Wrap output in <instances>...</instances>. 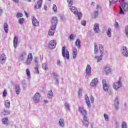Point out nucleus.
Here are the masks:
<instances>
[{
	"label": "nucleus",
	"instance_id": "ddd939ff",
	"mask_svg": "<svg viewBox=\"0 0 128 128\" xmlns=\"http://www.w3.org/2000/svg\"><path fill=\"white\" fill-rule=\"evenodd\" d=\"M98 84V78H94L91 82L90 86H96Z\"/></svg>",
	"mask_w": 128,
	"mask_h": 128
},
{
	"label": "nucleus",
	"instance_id": "4468645a",
	"mask_svg": "<svg viewBox=\"0 0 128 128\" xmlns=\"http://www.w3.org/2000/svg\"><path fill=\"white\" fill-rule=\"evenodd\" d=\"M32 24L34 26H38L40 24V22L34 16L32 17Z\"/></svg>",
	"mask_w": 128,
	"mask_h": 128
},
{
	"label": "nucleus",
	"instance_id": "6e6d98bb",
	"mask_svg": "<svg viewBox=\"0 0 128 128\" xmlns=\"http://www.w3.org/2000/svg\"><path fill=\"white\" fill-rule=\"evenodd\" d=\"M98 45L96 44H94V54H96L98 52Z\"/></svg>",
	"mask_w": 128,
	"mask_h": 128
},
{
	"label": "nucleus",
	"instance_id": "69168bd1",
	"mask_svg": "<svg viewBox=\"0 0 128 128\" xmlns=\"http://www.w3.org/2000/svg\"><path fill=\"white\" fill-rule=\"evenodd\" d=\"M98 8L100 9V10H102V7L100 5H97V7L96 8V10H98Z\"/></svg>",
	"mask_w": 128,
	"mask_h": 128
},
{
	"label": "nucleus",
	"instance_id": "09e8293b",
	"mask_svg": "<svg viewBox=\"0 0 128 128\" xmlns=\"http://www.w3.org/2000/svg\"><path fill=\"white\" fill-rule=\"evenodd\" d=\"M82 89L80 88L78 91V96H82Z\"/></svg>",
	"mask_w": 128,
	"mask_h": 128
},
{
	"label": "nucleus",
	"instance_id": "052dcab7",
	"mask_svg": "<svg viewBox=\"0 0 128 128\" xmlns=\"http://www.w3.org/2000/svg\"><path fill=\"white\" fill-rule=\"evenodd\" d=\"M74 34H70L69 37L70 40H74Z\"/></svg>",
	"mask_w": 128,
	"mask_h": 128
},
{
	"label": "nucleus",
	"instance_id": "72a5a7b5",
	"mask_svg": "<svg viewBox=\"0 0 128 128\" xmlns=\"http://www.w3.org/2000/svg\"><path fill=\"white\" fill-rule=\"evenodd\" d=\"M35 66H38V57H36L34 60Z\"/></svg>",
	"mask_w": 128,
	"mask_h": 128
},
{
	"label": "nucleus",
	"instance_id": "ea45409f",
	"mask_svg": "<svg viewBox=\"0 0 128 128\" xmlns=\"http://www.w3.org/2000/svg\"><path fill=\"white\" fill-rule=\"evenodd\" d=\"M67 2H68V6H70L73 4L74 0H67Z\"/></svg>",
	"mask_w": 128,
	"mask_h": 128
},
{
	"label": "nucleus",
	"instance_id": "a211bd4d",
	"mask_svg": "<svg viewBox=\"0 0 128 128\" xmlns=\"http://www.w3.org/2000/svg\"><path fill=\"white\" fill-rule=\"evenodd\" d=\"M53 74L54 76V80L56 82L55 84L56 86H58V84H60V81L58 80V75L56 74V73H53Z\"/></svg>",
	"mask_w": 128,
	"mask_h": 128
},
{
	"label": "nucleus",
	"instance_id": "f03ea898",
	"mask_svg": "<svg viewBox=\"0 0 128 128\" xmlns=\"http://www.w3.org/2000/svg\"><path fill=\"white\" fill-rule=\"evenodd\" d=\"M62 56L64 58L70 60V52L68 50H66V46L62 48Z\"/></svg>",
	"mask_w": 128,
	"mask_h": 128
},
{
	"label": "nucleus",
	"instance_id": "2eb2a0df",
	"mask_svg": "<svg viewBox=\"0 0 128 128\" xmlns=\"http://www.w3.org/2000/svg\"><path fill=\"white\" fill-rule=\"evenodd\" d=\"M94 30L95 34H98L100 32V26L98 24L96 23L94 24Z\"/></svg>",
	"mask_w": 128,
	"mask_h": 128
},
{
	"label": "nucleus",
	"instance_id": "412c9836",
	"mask_svg": "<svg viewBox=\"0 0 128 128\" xmlns=\"http://www.w3.org/2000/svg\"><path fill=\"white\" fill-rule=\"evenodd\" d=\"M122 8L124 12H128V4L126 2H124L122 4Z\"/></svg>",
	"mask_w": 128,
	"mask_h": 128
},
{
	"label": "nucleus",
	"instance_id": "f8f14e48",
	"mask_svg": "<svg viewBox=\"0 0 128 128\" xmlns=\"http://www.w3.org/2000/svg\"><path fill=\"white\" fill-rule=\"evenodd\" d=\"M52 26L54 28H56V24H58V18L56 17H52L51 20Z\"/></svg>",
	"mask_w": 128,
	"mask_h": 128
},
{
	"label": "nucleus",
	"instance_id": "bf43d9fd",
	"mask_svg": "<svg viewBox=\"0 0 128 128\" xmlns=\"http://www.w3.org/2000/svg\"><path fill=\"white\" fill-rule=\"evenodd\" d=\"M52 10H54V12H56L58 10L56 8V4L53 5Z\"/></svg>",
	"mask_w": 128,
	"mask_h": 128
},
{
	"label": "nucleus",
	"instance_id": "5701e85b",
	"mask_svg": "<svg viewBox=\"0 0 128 128\" xmlns=\"http://www.w3.org/2000/svg\"><path fill=\"white\" fill-rule=\"evenodd\" d=\"M86 104L88 105V108H90L91 105H90V98H88V95H86Z\"/></svg>",
	"mask_w": 128,
	"mask_h": 128
},
{
	"label": "nucleus",
	"instance_id": "3c124183",
	"mask_svg": "<svg viewBox=\"0 0 128 128\" xmlns=\"http://www.w3.org/2000/svg\"><path fill=\"white\" fill-rule=\"evenodd\" d=\"M16 18H22V14L17 13L16 14Z\"/></svg>",
	"mask_w": 128,
	"mask_h": 128
},
{
	"label": "nucleus",
	"instance_id": "603ef678",
	"mask_svg": "<svg viewBox=\"0 0 128 128\" xmlns=\"http://www.w3.org/2000/svg\"><path fill=\"white\" fill-rule=\"evenodd\" d=\"M104 116L106 122H108V115H107L106 114H104Z\"/></svg>",
	"mask_w": 128,
	"mask_h": 128
},
{
	"label": "nucleus",
	"instance_id": "f704fd0d",
	"mask_svg": "<svg viewBox=\"0 0 128 128\" xmlns=\"http://www.w3.org/2000/svg\"><path fill=\"white\" fill-rule=\"evenodd\" d=\"M107 36L109 37L110 38L112 36V29L109 28L108 30V31L106 32Z\"/></svg>",
	"mask_w": 128,
	"mask_h": 128
},
{
	"label": "nucleus",
	"instance_id": "f3484780",
	"mask_svg": "<svg viewBox=\"0 0 128 128\" xmlns=\"http://www.w3.org/2000/svg\"><path fill=\"white\" fill-rule=\"evenodd\" d=\"M78 110L82 116H86L88 114V112H86V110H84V108L80 106L78 108Z\"/></svg>",
	"mask_w": 128,
	"mask_h": 128
},
{
	"label": "nucleus",
	"instance_id": "bb28decb",
	"mask_svg": "<svg viewBox=\"0 0 128 128\" xmlns=\"http://www.w3.org/2000/svg\"><path fill=\"white\" fill-rule=\"evenodd\" d=\"M4 106L6 108H10V102L8 100H5Z\"/></svg>",
	"mask_w": 128,
	"mask_h": 128
},
{
	"label": "nucleus",
	"instance_id": "39448f33",
	"mask_svg": "<svg viewBox=\"0 0 128 128\" xmlns=\"http://www.w3.org/2000/svg\"><path fill=\"white\" fill-rule=\"evenodd\" d=\"M40 93L36 92L32 98L33 101L35 104H38L40 102Z\"/></svg>",
	"mask_w": 128,
	"mask_h": 128
},
{
	"label": "nucleus",
	"instance_id": "0e129e2a",
	"mask_svg": "<svg viewBox=\"0 0 128 128\" xmlns=\"http://www.w3.org/2000/svg\"><path fill=\"white\" fill-rule=\"evenodd\" d=\"M90 100L92 102V103H94V96H92V95L90 96Z\"/></svg>",
	"mask_w": 128,
	"mask_h": 128
},
{
	"label": "nucleus",
	"instance_id": "338daca9",
	"mask_svg": "<svg viewBox=\"0 0 128 128\" xmlns=\"http://www.w3.org/2000/svg\"><path fill=\"white\" fill-rule=\"evenodd\" d=\"M57 64L58 66H60V60L57 61Z\"/></svg>",
	"mask_w": 128,
	"mask_h": 128
},
{
	"label": "nucleus",
	"instance_id": "774afa93",
	"mask_svg": "<svg viewBox=\"0 0 128 128\" xmlns=\"http://www.w3.org/2000/svg\"><path fill=\"white\" fill-rule=\"evenodd\" d=\"M14 2H16V4H18V2L19 0H12Z\"/></svg>",
	"mask_w": 128,
	"mask_h": 128
},
{
	"label": "nucleus",
	"instance_id": "c9c22d12",
	"mask_svg": "<svg viewBox=\"0 0 128 128\" xmlns=\"http://www.w3.org/2000/svg\"><path fill=\"white\" fill-rule=\"evenodd\" d=\"M101 54H104V46L102 44H100L99 46Z\"/></svg>",
	"mask_w": 128,
	"mask_h": 128
},
{
	"label": "nucleus",
	"instance_id": "de8ad7c7",
	"mask_svg": "<svg viewBox=\"0 0 128 128\" xmlns=\"http://www.w3.org/2000/svg\"><path fill=\"white\" fill-rule=\"evenodd\" d=\"M120 0H115V1H114V0L112 1H110V6H112V4H116V2H120Z\"/></svg>",
	"mask_w": 128,
	"mask_h": 128
},
{
	"label": "nucleus",
	"instance_id": "dca6fc26",
	"mask_svg": "<svg viewBox=\"0 0 128 128\" xmlns=\"http://www.w3.org/2000/svg\"><path fill=\"white\" fill-rule=\"evenodd\" d=\"M6 60V56L4 54H2L0 56V62L1 64H4Z\"/></svg>",
	"mask_w": 128,
	"mask_h": 128
},
{
	"label": "nucleus",
	"instance_id": "c756f323",
	"mask_svg": "<svg viewBox=\"0 0 128 128\" xmlns=\"http://www.w3.org/2000/svg\"><path fill=\"white\" fill-rule=\"evenodd\" d=\"M4 30L6 34L8 32V24L6 22L4 24Z\"/></svg>",
	"mask_w": 128,
	"mask_h": 128
},
{
	"label": "nucleus",
	"instance_id": "4be33fe9",
	"mask_svg": "<svg viewBox=\"0 0 128 128\" xmlns=\"http://www.w3.org/2000/svg\"><path fill=\"white\" fill-rule=\"evenodd\" d=\"M18 36H15L14 38V48H16V46H18Z\"/></svg>",
	"mask_w": 128,
	"mask_h": 128
},
{
	"label": "nucleus",
	"instance_id": "b1692460",
	"mask_svg": "<svg viewBox=\"0 0 128 128\" xmlns=\"http://www.w3.org/2000/svg\"><path fill=\"white\" fill-rule=\"evenodd\" d=\"M42 0L38 1L35 5V8H42Z\"/></svg>",
	"mask_w": 128,
	"mask_h": 128
},
{
	"label": "nucleus",
	"instance_id": "f257e3e1",
	"mask_svg": "<svg viewBox=\"0 0 128 128\" xmlns=\"http://www.w3.org/2000/svg\"><path fill=\"white\" fill-rule=\"evenodd\" d=\"M70 10L74 12V14H76L78 20H80L82 18V14L80 12H78V9L75 6H70Z\"/></svg>",
	"mask_w": 128,
	"mask_h": 128
},
{
	"label": "nucleus",
	"instance_id": "13d9d810",
	"mask_svg": "<svg viewBox=\"0 0 128 128\" xmlns=\"http://www.w3.org/2000/svg\"><path fill=\"white\" fill-rule=\"evenodd\" d=\"M120 10L119 12V14H124V10H122V7L120 6Z\"/></svg>",
	"mask_w": 128,
	"mask_h": 128
},
{
	"label": "nucleus",
	"instance_id": "58836bf2",
	"mask_svg": "<svg viewBox=\"0 0 128 128\" xmlns=\"http://www.w3.org/2000/svg\"><path fill=\"white\" fill-rule=\"evenodd\" d=\"M26 74H27V76L28 78H30V72L28 69L26 70Z\"/></svg>",
	"mask_w": 128,
	"mask_h": 128
},
{
	"label": "nucleus",
	"instance_id": "6e6552de",
	"mask_svg": "<svg viewBox=\"0 0 128 128\" xmlns=\"http://www.w3.org/2000/svg\"><path fill=\"white\" fill-rule=\"evenodd\" d=\"M86 76H92V67L90 66V65L88 64H87L86 67Z\"/></svg>",
	"mask_w": 128,
	"mask_h": 128
},
{
	"label": "nucleus",
	"instance_id": "423d86ee",
	"mask_svg": "<svg viewBox=\"0 0 128 128\" xmlns=\"http://www.w3.org/2000/svg\"><path fill=\"white\" fill-rule=\"evenodd\" d=\"M114 106L116 110H118V108H120V100H118V96L115 98L114 101Z\"/></svg>",
	"mask_w": 128,
	"mask_h": 128
},
{
	"label": "nucleus",
	"instance_id": "a19ab883",
	"mask_svg": "<svg viewBox=\"0 0 128 128\" xmlns=\"http://www.w3.org/2000/svg\"><path fill=\"white\" fill-rule=\"evenodd\" d=\"M27 60H32V53H29Z\"/></svg>",
	"mask_w": 128,
	"mask_h": 128
},
{
	"label": "nucleus",
	"instance_id": "e2e57ef3",
	"mask_svg": "<svg viewBox=\"0 0 128 128\" xmlns=\"http://www.w3.org/2000/svg\"><path fill=\"white\" fill-rule=\"evenodd\" d=\"M116 24H115V28H118V26H119V24L118 22H116Z\"/></svg>",
	"mask_w": 128,
	"mask_h": 128
},
{
	"label": "nucleus",
	"instance_id": "680f3d73",
	"mask_svg": "<svg viewBox=\"0 0 128 128\" xmlns=\"http://www.w3.org/2000/svg\"><path fill=\"white\" fill-rule=\"evenodd\" d=\"M81 24H82V26H86V20H82L81 22Z\"/></svg>",
	"mask_w": 128,
	"mask_h": 128
},
{
	"label": "nucleus",
	"instance_id": "2f4dec72",
	"mask_svg": "<svg viewBox=\"0 0 128 128\" xmlns=\"http://www.w3.org/2000/svg\"><path fill=\"white\" fill-rule=\"evenodd\" d=\"M54 96L53 94H52V90H50L48 92V98H52V96Z\"/></svg>",
	"mask_w": 128,
	"mask_h": 128
},
{
	"label": "nucleus",
	"instance_id": "c03bdc74",
	"mask_svg": "<svg viewBox=\"0 0 128 128\" xmlns=\"http://www.w3.org/2000/svg\"><path fill=\"white\" fill-rule=\"evenodd\" d=\"M124 32H125V34L126 35V36L128 38V26H126Z\"/></svg>",
	"mask_w": 128,
	"mask_h": 128
},
{
	"label": "nucleus",
	"instance_id": "a878e982",
	"mask_svg": "<svg viewBox=\"0 0 128 128\" xmlns=\"http://www.w3.org/2000/svg\"><path fill=\"white\" fill-rule=\"evenodd\" d=\"M104 72L106 74H108L112 72V69L110 67H105L104 68Z\"/></svg>",
	"mask_w": 128,
	"mask_h": 128
},
{
	"label": "nucleus",
	"instance_id": "7ed1b4c3",
	"mask_svg": "<svg viewBox=\"0 0 128 128\" xmlns=\"http://www.w3.org/2000/svg\"><path fill=\"white\" fill-rule=\"evenodd\" d=\"M122 80H120V78L119 79V80L116 82H114L113 84L114 88V90H118L120 88H122Z\"/></svg>",
	"mask_w": 128,
	"mask_h": 128
},
{
	"label": "nucleus",
	"instance_id": "c85d7f7f",
	"mask_svg": "<svg viewBox=\"0 0 128 128\" xmlns=\"http://www.w3.org/2000/svg\"><path fill=\"white\" fill-rule=\"evenodd\" d=\"M102 56H104V55H102V54H101L100 56H95V58H96V60L97 62H100V60H102Z\"/></svg>",
	"mask_w": 128,
	"mask_h": 128
},
{
	"label": "nucleus",
	"instance_id": "393cba45",
	"mask_svg": "<svg viewBox=\"0 0 128 128\" xmlns=\"http://www.w3.org/2000/svg\"><path fill=\"white\" fill-rule=\"evenodd\" d=\"M75 46H77L78 48H80V39L78 38L76 39V42H75Z\"/></svg>",
	"mask_w": 128,
	"mask_h": 128
},
{
	"label": "nucleus",
	"instance_id": "79ce46f5",
	"mask_svg": "<svg viewBox=\"0 0 128 128\" xmlns=\"http://www.w3.org/2000/svg\"><path fill=\"white\" fill-rule=\"evenodd\" d=\"M10 112L8 110H4L3 114L4 116H8V114H10Z\"/></svg>",
	"mask_w": 128,
	"mask_h": 128
},
{
	"label": "nucleus",
	"instance_id": "1a4fd4ad",
	"mask_svg": "<svg viewBox=\"0 0 128 128\" xmlns=\"http://www.w3.org/2000/svg\"><path fill=\"white\" fill-rule=\"evenodd\" d=\"M26 51L22 52L19 57V60L20 62H22V60H26Z\"/></svg>",
	"mask_w": 128,
	"mask_h": 128
},
{
	"label": "nucleus",
	"instance_id": "473e14b6",
	"mask_svg": "<svg viewBox=\"0 0 128 128\" xmlns=\"http://www.w3.org/2000/svg\"><path fill=\"white\" fill-rule=\"evenodd\" d=\"M64 106L66 108L67 110H68L69 112L70 110V106L68 103L66 102L64 104Z\"/></svg>",
	"mask_w": 128,
	"mask_h": 128
},
{
	"label": "nucleus",
	"instance_id": "864d4df0",
	"mask_svg": "<svg viewBox=\"0 0 128 128\" xmlns=\"http://www.w3.org/2000/svg\"><path fill=\"white\" fill-rule=\"evenodd\" d=\"M32 60H30L28 59H27L26 62V64L28 66H30L32 64Z\"/></svg>",
	"mask_w": 128,
	"mask_h": 128
},
{
	"label": "nucleus",
	"instance_id": "9d476101",
	"mask_svg": "<svg viewBox=\"0 0 128 128\" xmlns=\"http://www.w3.org/2000/svg\"><path fill=\"white\" fill-rule=\"evenodd\" d=\"M83 120L82 121V122L85 126L88 128V116H86V115H83Z\"/></svg>",
	"mask_w": 128,
	"mask_h": 128
},
{
	"label": "nucleus",
	"instance_id": "0eeeda50",
	"mask_svg": "<svg viewBox=\"0 0 128 128\" xmlns=\"http://www.w3.org/2000/svg\"><path fill=\"white\" fill-rule=\"evenodd\" d=\"M103 88L104 92H108L110 88V84H106V81L104 80H102Z\"/></svg>",
	"mask_w": 128,
	"mask_h": 128
},
{
	"label": "nucleus",
	"instance_id": "9b49d317",
	"mask_svg": "<svg viewBox=\"0 0 128 128\" xmlns=\"http://www.w3.org/2000/svg\"><path fill=\"white\" fill-rule=\"evenodd\" d=\"M122 52L124 56H126V58H128V48H126V46H123L122 47Z\"/></svg>",
	"mask_w": 128,
	"mask_h": 128
},
{
	"label": "nucleus",
	"instance_id": "49530a36",
	"mask_svg": "<svg viewBox=\"0 0 128 128\" xmlns=\"http://www.w3.org/2000/svg\"><path fill=\"white\" fill-rule=\"evenodd\" d=\"M24 22V18H20L18 20V22L20 24H22Z\"/></svg>",
	"mask_w": 128,
	"mask_h": 128
},
{
	"label": "nucleus",
	"instance_id": "e433bc0d",
	"mask_svg": "<svg viewBox=\"0 0 128 128\" xmlns=\"http://www.w3.org/2000/svg\"><path fill=\"white\" fill-rule=\"evenodd\" d=\"M8 118H4L2 120V122L4 124H8Z\"/></svg>",
	"mask_w": 128,
	"mask_h": 128
},
{
	"label": "nucleus",
	"instance_id": "a18cd8bd",
	"mask_svg": "<svg viewBox=\"0 0 128 128\" xmlns=\"http://www.w3.org/2000/svg\"><path fill=\"white\" fill-rule=\"evenodd\" d=\"M122 128H128V126H126V123L124 122H122Z\"/></svg>",
	"mask_w": 128,
	"mask_h": 128
},
{
	"label": "nucleus",
	"instance_id": "4d7b16f0",
	"mask_svg": "<svg viewBox=\"0 0 128 128\" xmlns=\"http://www.w3.org/2000/svg\"><path fill=\"white\" fill-rule=\"evenodd\" d=\"M6 94H8V92L6 90H4V92H3V96L4 98H6Z\"/></svg>",
	"mask_w": 128,
	"mask_h": 128
},
{
	"label": "nucleus",
	"instance_id": "4c0bfd02",
	"mask_svg": "<svg viewBox=\"0 0 128 128\" xmlns=\"http://www.w3.org/2000/svg\"><path fill=\"white\" fill-rule=\"evenodd\" d=\"M48 66V65L46 64V63H43L42 64V68H43V70H48V68L46 67Z\"/></svg>",
	"mask_w": 128,
	"mask_h": 128
},
{
	"label": "nucleus",
	"instance_id": "6ab92c4d",
	"mask_svg": "<svg viewBox=\"0 0 128 128\" xmlns=\"http://www.w3.org/2000/svg\"><path fill=\"white\" fill-rule=\"evenodd\" d=\"M56 27H54V26H52L50 29L49 30L48 34L49 36H54V32H56Z\"/></svg>",
	"mask_w": 128,
	"mask_h": 128
},
{
	"label": "nucleus",
	"instance_id": "8fccbe9b",
	"mask_svg": "<svg viewBox=\"0 0 128 128\" xmlns=\"http://www.w3.org/2000/svg\"><path fill=\"white\" fill-rule=\"evenodd\" d=\"M97 16H98V10H97L94 12V18H96Z\"/></svg>",
	"mask_w": 128,
	"mask_h": 128
},
{
	"label": "nucleus",
	"instance_id": "37998d69",
	"mask_svg": "<svg viewBox=\"0 0 128 128\" xmlns=\"http://www.w3.org/2000/svg\"><path fill=\"white\" fill-rule=\"evenodd\" d=\"M34 70L37 74H40V70H38V66L34 67Z\"/></svg>",
	"mask_w": 128,
	"mask_h": 128
},
{
	"label": "nucleus",
	"instance_id": "cd10ccee",
	"mask_svg": "<svg viewBox=\"0 0 128 128\" xmlns=\"http://www.w3.org/2000/svg\"><path fill=\"white\" fill-rule=\"evenodd\" d=\"M15 90L17 94H20V86L19 85L16 84V86Z\"/></svg>",
	"mask_w": 128,
	"mask_h": 128
},
{
	"label": "nucleus",
	"instance_id": "7c9ffc66",
	"mask_svg": "<svg viewBox=\"0 0 128 128\" xmlns=\"http://www.w3.org/2000/svg\"><path fill=\"white\" fill-rule=\"evenodd\" d=\"M59 126H62V128H64V120L62 118H61L59 120Z\"/></svg>",
	"mask_w": 128,
	"mask_h": 128
},
{
	"label": "nucleus",
	"instance_id": "5fc2aeb1",
	"mask_svg": "<svg viewBox=\"0 0 128 128\" xmlns=\"http://www.w3.org/2000/svg\"><path fill=\"white\" fill-rule=\"evenodd\" d=\"M22 85L23 88H26V80H24L23 81H22Z\"/></svg>",
	"mask_w": 128,
	"mask_h": 128
},
{
	"label": "nucleus",
	"instance_id": "20e7f679",
	"mask_svg": "<svg viewBox=\"0 0 128 128\" xmlns=\"http://www.w3.org/2000/svg\"><path fill=\"white\" fill-rule=\"evenodd\" d=\"M56 41L54 40H51L49 42L48 44V46L50 50H54V48H56Z\"/></svg>",
	"mask_w": 128,
	"mask_h": 128
},
{
	"label": "nucleus",
	"instance_id": "aec40b11",
	"mask_svg": "<svg viewBox=\"0 0 128 128\" xmlns=\"http://www.w3.org/2000/svg\"><path fill=\"white\" fill-rule=\"evenodd\" d=\"M73 52V58L76 60V56H78V49L76 47H74L72 49Z\"/></svg>",
	"mask_w": 128,
	"mask_h": 128
}]
</instances>
